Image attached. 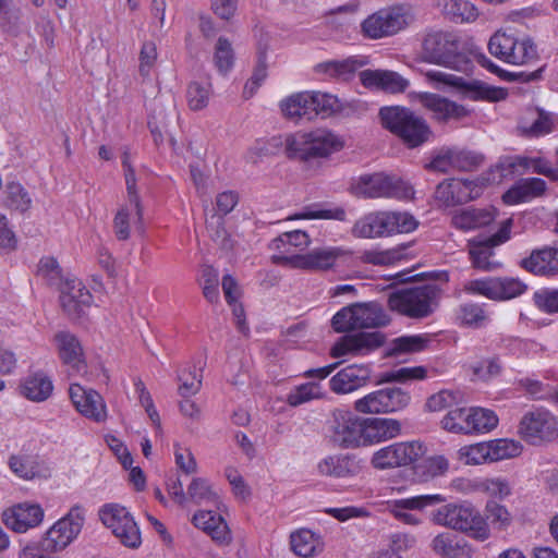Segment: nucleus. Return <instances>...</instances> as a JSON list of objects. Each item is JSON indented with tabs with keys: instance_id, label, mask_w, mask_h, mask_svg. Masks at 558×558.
Masks as SVG:
<instances>
[{
	"instance_id": "obj_1",
	"label": "nucleus",
	"mask_w": 558,
	"mask_h": 558,
	"mask_svg": "<svg viewBox=\"0 0 558 558\" xmlns=\"http://www.w3.org/2000/svg\"><path fill=\"white\" fill-rule=\"evenodd\" d=\"M327 426L332 442L344 449L374 446L401 434V424L396 418L362 417L343 409L331 412Z\"/></svg>"
},
{
	"instance_id": "obj_2",
	"label": "nucleus",
	"mask_w": 558,
	"mask_h": 558,
	"mask_svg": "<svg viewBox=\"0 0 558 558\" xmlns=\"http://www.w3.org/2000/svg\"><path fill=\"white\" fill-rule=\"evenodd\" d=\"M423 62L452 71L468 72L469 57L460 49V37L453 31L432 28L422 35L418 53Z\"/></svg>"
},
{
	"instance_id": "obj_3",
	"label": "nucleus",
	"mask_w": 558,
	"mask_h": 558,
	"mask_svg": "<svg viewBox=\"0 0 558 558\" xmlns=\"http://www.w3.org/2000/svg\"><path fill=\"white\" fill-rule=\"evenodd\" d=\"M344 144L342 136L325 128L284 135V153L302 161L329 158L342 150Z\"/></svg>"
},
{
	"instance_id": "obj_4",
	"label": "nucleus",
	"mask_w": 558,
	"mask_h": 558,
	"mask_svg": "<svg viewBox=\"0 0 558 558\" xmlns=\"http://www.w3.org/2000/svg\"><path fill=\"white\" fill-rule=\"evenodd\" d=\"M379 118L385 129L396 135L408 148L420 147L433 140L434 133L427 121L401 106L384 107Z\"/></svg>"
},
{
	"instance_id": "obj_5",
	"label": "nucleus",
	"mask_w": 558,
	"mask_h": 558,
	"mask_svg": "<svg viewBox=\"0 0 558 558\" xmlns=\"http://www.w3.org/2000/svg\"><path fill=\"white\" fill-rule=\"evenodd\" d=\"M426 83L435 89L454 88L461 95L473 101L499 102L508 98L505 87L493 86L478 80H464L461 76L439 70L421 71Z\"/></svg>"
},
{
	"instance_id": "obj_6",
	"label": "nucleus",
	"mask_w": 558,
	"mask_h": 558,
	"mask_svg": "<svg viewBox=\"0 0 558 558\" xmlns=\"http://www.w3.org/2000/svg\"><path fill=\"white\" fill-rule=\"evenodd\" d=\"M505 170L504 166H496L475 180L450 179L437 186L436 197L447 205L472 201L478 197L487 185L501 183Z\"/></svg>"
},
{
	"instance_id": "obj_7",
	"label": "nucleus",
	"mask_w": 558,
	"mask_h": 558,
	"mask_svg": "<svg viewBox=\"0 0 558 558\" xmlns=\"http://www.w3.org/2000/svg\"><path fill=\"white\" fill-rule=\"evenodd\" d=\"M351 191L354 195L366 198L388 197L408 201L414 195V190L408 182L385 173L359 177L352 182Z\"/></svg>"
},
{
	"instance_id": "obj_8",
	"label": "nucleus",
	"mask_w": 558,
	"mask_h": 558,
	"mask_svg": "<svg viewBox=\"0 0 558 558\" xmlns=\"http://www.w3.org/2000/svg\"><path fill=\"white\" fill-rule=\"evenodd\" d=\"M440 290L433 284L401 290L389 296L388 304L392 311L402 315L421 318L434 312L438 305Z\"/></svg>"
},
{
	"instance_id": "obj_9",
	"label": "nucleus",
	"mask_w": 558,
	"mask_h": 558,
	"mask_svg": "<svg viewBox=\"0 0 558 558\" xmlns=\"http://www.w3.org/2000/svg\"><path fill=\"white\" fill-rule=\"evenodd\" d=\"M86 511L80 505L72 506L65 514L54 521L43 534L41 543L49 553H59L74 543L84 526Z\"/></svg>"
},
{
	"instance_id": "obj_10",
	"label": "nucleus",
	"mask_w": 558,
	"mask_h": 558,
	"mask_svg": "<svg viewBox=\"0 0 558 558\" xmlns=\"http://www.w3.org/2000/svg\"><path fill=\"white\" fill-rule=\"evenodd\" d=\"M98 517L124 547L136 549L142 545L140 526L126 507L117 502L105 504L99 508Z\"/></svg>"
},
{
	"instance_id": "obj_11",
	"label": "nucleus",
	"mask_w": 558,
	"mask_h": 558,
	"mask_svg": "<svg viewBox=\"0 0 558 558\" xmlns=\"http://www.w3.org/2000/svg\"><path fill=\"white\" fill-rule=\"evenodd\" d=\"M122 166L128 198L117 210L113 219V229L119 240H126L130 238L131 228L137 227L142 221V206L136 190L134 169L131 166L130 157L126 153L123 156Z\"/></svg>"
},
{
	"instance_id": "obj_12",
	"label": "nucleus",
	"mask_w": 558,
	"mask_h": 558,
	"mask_svg": "<svg viewBox=\"0 0 558 558\" xmlns=\"http://www.w3.org/2000/svg\"><path fill=\"white\" fill-rule=\"evenodd\" d=\"M389 317L375 302L356 303L343 307L332 317V327L337 332L386 326Z\"/></svg>"
},
{
	"instance_id": "obj_13",
	"label": "nucleus",
	"mask_w": 558,
	"mask_h": 558,
	"mask_svg": "<svg viewBox=\"0 0 558 558\" xmlns=\"http://www.w3.org/2000/svg\"><path fill=\"white\" fill-rule=\"evenodd\" d=\"M434 524L466 534L475 539L476 524L481 522L480 510L470 501L441 505L430 515Z\"/></svg>"
},
{
	"instance_id": "obj_14",
	"label": "nucleus",
	"mask_w": 558,
	"mask_h": 558,
	"mask_svg": "<svg viewBox=\"0 0 558 558\" xmlns=\"http://www.w3.org/2000/svg\"><path fill=\"white\" fill-rule=\"evenodd\" d=\"M414 22L412 9L407 5L386 8L369 15L362 23L363 33L378 39L395 35Z\"/></svg>"
},
{
	"instance_id": "obj_15",
	"label": "nucleus",
	"mask_w": 558,
	"mask_h": 558,
	"mask_svg": "<svg viewBox=\"0 0 558 558\" xmlns=\"http://www.w3.org/2000/svg\"><path fill=\"white\" fill-rule=\"evenodd\" d=\"M410 402L409 391L399 387H385L356 399L353 408L362 414H389L404 410Z\"/></svg>"
},
{
	"instance_id": "obj_16",
	"label": "nucleus",
	"mask_w": 558,
	"mask_h": 558,
	"mask_svg": "<svg viewBox=\"0 0 558 558\" xmlns=\"http://www.w3.org/2000/svg\"><path fill=\"white\" fill-rule=\"evenodd\" d=\"M445 501L446 497L441 494H426L387 500L384 505L385 510L400 523L420 526L424 523L425 509Z\"/></svg>"
},
{
	"instance_id": "obj_17",
	"label": "nucleus",
	"mask_w": 558,
	"mask_h": 558,
	"mask_svg": "<svg viewBox=\"0 0 558 558\" xmlns=\"http://www.w3.org/2000/svg\"><path fill=\"white\" fill-rule=\"evenodd\" d=\"M426 453L421 441H399L376 450L371 458V465L376 470H389L410 465Z\"/></svg>"
},
{
	"instance_id": "obj_18",
	"label": "nucleus",
	"mask_w": 558,
	"mask_h": 558,
	"mask_svg": "<svg viewBox=\"0 0 558 558\" xmlns=\"http://www.w3.org/2000/svg\"><path fill=\"white\" fill-rule=\"evenodd\" d=\"M519 434L532 445L550 441L558 436V423L550 412L536 409L526 412L519 424Z\"/></svg>"
},
{
	"instance_id": "obj_19",
	"label": "nucleus",
	"mask_w": 558,
	"mask_h": 558,
	"mask_svg": "<svg viewBox=\"0 0 558 558\" xmlns=\"http://www.w3.org/2000/svg\"><path fill=\"white\" fill-rule=\"evenodd\" d=\"M385 343V335L380 331L356 332L340 337L330 348L333 359L364 356Z\"/></svg>"
},
{
	"instance_id": "obj_20",
	"label": "nucleus",
	"mask_w": 558,
	"mask_h": 558,
	"mask_svg": "<svg viewBox=\"0 0 558 558\" xmlns=\"http://www.w3.org/2000/svg\"><path fill=\"white\" fill-rule=\"evenodd\" d=\"M1 520L9 530L23 534L41 525L45 510L40 504L25 500L7 507Z\"/></svg>"
},
{
	"instance_id": "obj_21",
	"label": "nucleus",
	"mask_w": 558,
	"mask_h": 558,
	"mask_svg": "<svg viewBox=\"0 0 558 558\" xmlns=\"http://www.w3.org/2000/svg\"><path fill=\"white\" fill-rule=\"evenodd\" d=\"M70 399L76 411L89 421L104 423L108 418L107 404L99 392L80 384H71Z\"/></svg>"
},
{
	"instance_id": "obj_22",
	"label": "nucleus",
	"mask_w": 558,
	"mask_h": 558,
	"mask_svg": "<svg viewBox=\"0 0 558 558\" xmlns=\"http://www.w3.org/2000/svg\"><path fill=\"white\" fill-rule=\"evenodd\" d=\"M351 251L344 246H322L304 254L294 256L291 262L295 268L303 270H329L351 256Z\"/></svg>"
},
{
	"instance_id": "obj_23",
	"label": "nucleus",
	"mask_w": 558,
	"mask_h": 558,
	"mask_svg": "<svg viewBox=\"0 0 558 558\" xmlns=\"http://www.w3.org/2000/svg\"><path fill=\"white\" fill-rule=\"evenodd\" d=\"M481 522L476 524L475 541L485 542L492 536V531L505 532L513 523V515L507 506L497 500L486 501L484 512L480 511Z\"/></svg>"
},
{
	"instance_id": "obj_24",
	"label": "nucleus",
	"mask_w": 558,
	"mask_h": 558,
	"mask_svg": "<svg viewBox=\"0 0 558 558\" xmlns=\"http://www.w3.org/2000/svg\"><path fill=\"white\" fill-rule=\"evenodd\" d=\"M221 510L198 509L191 518L192 525L205 533L218 545H229L232 542L231 530L221 514Z\"/></svg>"
},
{
	"instance_id": "obj_25",
	"label": "nucleus",
	"mask_w": 558,
	"mask_h": 558,
	"mask_svg": "<svg viewBox=\"0 0 558 558\" xmlns=\"http://www.w3.org/2000/svg\"><path fill=\"white\" fill-rule=\"evenodd\" d=\"M413 100H417L425 109L433 113L434 120L438 122H448L450 120H461L470 116L471 111L465 106L441 97L433 93H413Z\"/></svg>"
},
{
	"instance_id": "obj_26",
	"label": "nucleus",
	"mask_w": 558,
	"mask_h": 558,
	"mask_svg": "<svg viewBox=\"0 0 558 558\" xmlns=\"http://www.w3.org/2000/svg\"><path fill=\"white\" fill-rule=\"evenodd\" d=\"M310 244L311 239L305 231L294 230L282 233L270 243V248L277 251V253L272 255V259L275 263L295 268L294 264L291 262L292 257L304 256L301 252L306 250Z\"/></svg>"
},
{
	"instance_id": "obj_27",
	"label": "nucleus",
	"mask_w": 558,
	"mask_h": 558,
	"mask_svg": "<svg viewBox=\"0 0 558 558\" xmlns=\"http://www.w3.org/2000/svg\"><path fill=\"white\" fill-rule=\"evenodd\" d=\"M372 377L369 364H350L337 372L329 380L330 390L348 395L366 386Z\"/></svg>"
},
{
	"instance_id": "obj_28",
	"label": "nucleus",
	"mask_w": 558,
	"mask_h": 558,
	"mask_svg": "<svg viewBox=\"0 0 558 558\" xmlns=\"http://www.w3.org/2000/svg\"><path fill=\"white\" fill-rule=\"evenodd\" d=\"M59 290L61 305L70 316H80L93 302L89 290L76 277H65Z\"/></svg>"
},
{
	"instance_id": "obj_29",
	"label": "nucleus",
	"mask_w": 558,
	"mask_h": 558,
	"mask_svg": "<svg viewBox=\"0 0 558 558\" xmlns=\"http://www.w3.org/2000/svg\"><path fill=\"white\" fill-rule=\"evenodd\" d=\"M60 360L68 366L72 375H85L86 362L80 341L76 337L66 331H59L53 337Z\"/></svg>"
},
{
	"instance_id": "obj_30",
	"label": "nucleus",
	"mask_w": 558,
	"mask_h": 558,
	"mask_svg": "<svg viewBox=\"0 0 558 558\" xmlns=\"http://www.w3.org/2000/svg\"><path fill=\"white\" fill-rule=\"evenodd\" d=\"M361 470V461L344 453L325 456L316 464L318 475L333 478H352L357 476Z\"/></svg>"
},
{
	"instance_id": "obj_31",
	"label": "nucleus",
	"mask_w": 558,
	"mask_h": 558,
	"mask_svg": "<svg viewBox=\"0 0 558 558\" xmlns=\"http://www.w3.org/2000/svg\"><path fill=\"white\" fill-rule=\"evenodd\" d=\"M368 64L365 56H351L341 60H327L315 64L314 73L323 80L349 81L363 66Z\"/></svg>"
},
{
	"instance_id": "obj_32",
	"label": "nucleus",
	"mask_w": 558,
	"mask_h": 558,
	"mask_svg": "<svg viewBox=\"0 0 558 558\" xmlns=\"http://www.w3.org/2000/svg\"><path fill=\"white\" fill-rule=\"evenodd\" d=\"M359 76L364 87L389 94L403 93L410 86L408 78L390 70H363Z\"/></svg>"
},
{
	"instance_id": "obj_33",
	"label": "nucleus",
	"mask_w": 558,
	"mask_h": 558,
	"mask_svg": "<svg viewBox=\"0 0 558 558\" xmlns=\"http://www.w3.org/2000/svg\"><path fill=\"white\" fill-rule=\"evenodd\" d=\"M430 548L440 558H472V546L463 538L449 532L438 533L430 542Z\"/></svg>"
},
{
	"instance_id": "obj_34",
	"label": "nucleus",
	"mask_w": 558,
	"mask_h": 558,
	"mask_svg": "<svg viewBox=\"0 0 558 558\" xmlns=\"http://www.w3.org/2000/svg\"><path fill=\"white\" fill-rule=\"evenodd\" d=\"M521 266L538 276L554 277L558 275V247L546 246L532 252L521 262Z\"/></svg>"
},
{
	"instance_id": "obj_35",
	"label": "nucleus",
	"mask_w": 558,
	"mask_h": 558,
	"mask_svg": "<svg viewBox=\"0 0 558 558\" xmlns=\"http://www.w3.org/2000/svg\"><path fill=\"white\" fill-rule=\"evenodd\" d=\"M8 465L13 474L24 481L47 480L51 476L50 468L33 457L12 456Z\"/></svg>"
},
{
	"instance_id": "obj_36",
	"label": "nucleus",
	"mask_w": 558,
	"mask_h": 558,
	"mask_svg": "<svg viewBox=\"0 0 558 558\" xmlns=\"http://www.w3.org/2000/svg\"><path fill=\"white\" fill-rule=\"evenodd\" d=\"M545 191L546 183L544 180L538 178L522 179L502 195V201L507 205H517L539 197Z\"/></svg>"
},
{
	"instance_id": "obj_37",
	"label": "nucleus",
	"mask_w": 558,
	"mask_h": 558,
	"mask_svg": "<svg viewBox=\"0 0 558 558\" xmlns=\"http://www.w3.org/2000/svg\"><path fill=\"white\" fill-rule=\"evenodd\" d=\"M291 550L299 557L313 558L323 553V537L308 529H300L290 534Z\"/></svg>"
},
{
	"instance_id": "obj_38",
	"label": "nucleus",
	"mask_w": 558,
	"mask_h": 558,
	"mask_svg": "<svg viewBox=\"0 0 558 558\" xmlns=\"http://www.w3.org/2000/svg\"><path fill=\"white\" fill-rule=\"evenodd\" d=\"M469 256L472 265L483 271H494L501 267V263L495 259L494 247L487 239L477 238L469 240Z\"/></svg>"
},
{
	"instance_id": "obj_39",
	"label": "nucleus",
	"mask_w": 558,
	"mask_h": 558,
	"mask_svg": "<svg viewBox=\"0 0 558 558\" xmlns=\"http://www.w3.org/2000/svg\"><path fill=\"white\" fill-rule=\"evenodd\" d=\"M187 497L191 501L197 505L210 504L218 510H221L225 507L219 490L205 477L192 478L187 486Z\"/></svg>"
},
{
	"instance_id": "obj_40",
	"label": "nucleus",
	"mask_w": 558,
	"mask_h": 558,
	"mask_svg": "<svg viewBox=\"0 0 558 558\" xmlns=\"http://www.w3.org/2000/svg\"><path fill=\"white\" fill-rule=\"evenodd\" d=\"M53 385L44 373H34L21 380L20 393L34 402L47 400L52 393Z\"/></svg>"
},
{
	"instance_id": "obj_41",
	"label": "nucleus",
	"mask_w": 558,
	"mask_h": 558,
	"mask_svg": "<svg viewBox=\"0 0 558 558\" xmlns=\"http://www.w3.org/2000/svg\"><path fill=\"white\" fill-rule=\"evenodd\" d=\"M495 219L493 209L466 208L458 210L452 216V223L456 228L470 231L489 225Z\"/></svg>"
},
{
	"instance_id": "obj_42",
	"label": "nucleus",
	"mask_w": 558,
	"mask_h": 558,
	"mask_svg": "<svg viewBox=\"0 0 558 558\" xmlns=\"http://www.w3.org/2000/svg\"><path fill=\"white\" fill-rule=\"evenodd\" d=\"M384 211H374L364 215L355 221L351 233L359 239L386 238Z\"/></svg>"
},
{
	"instance_id": "obj_43",
	"label": "nucleus",
	"mask_w": 558,
	"mask_h": 558,
	"mask_svg": "<svg viewBox=\"0 0 558 558\" xmlns=\"http://www.w3.org/2000/svg\"><path fill=\"white\" fill-rule=\"evenodd\" d=\"M437 5L446 16L458 23H472L480 15L477 8L468 0H438Z\"/></svg>"
},
{
	"instance_id": "obj_44",
	"label": "nucleus",
	"mask_w": 558,
	"mask_h": 558,
	"mask_svg": "<svg viewBox=\"0 0 558 558\" xmlns=\"http://www.w3.org/2000/svg\"><path fill=\"white\" fill-rule=\"evenodd\" d=\"M280 109L284 117L289 119H313L312 118V105H311V92L294 93L280 102Z\"/></svg>"
},
{
	"instance_id": "obj_45",
	"label": "nucleus",
	"mask_w": 558,
	"mask_h": 558,
	"mask_svg": "<svg viewBox=\"0 0 558 558\" xmlns=\"http://www.w3.org/2000/svg\"><path fill=\"white\" fill-rule=\"evenodd\" d=\"M506 354L515 359H533L545 352V347L534 340L509 337L501 341Z\"/></svg>"
},
{
	"instance_id": "obj_46",
	"label": "nucleus",
	"mask_w": 558,
	"mask_h": 558,
	"mask_svg": "<svg viewBox=\"0 0 558 558\" xmlns=\"http://www.w3.org/2000/svg\"><path fill=\"white\" fill-rule=\"evenodd\" d=\"M386 238L396 234L411 233L418 227L417 219L408 211H384Z\"/></svg>"
},
{
	"instance_id": "obj_47",
	"label": "nucleus",
	"mask_w": 558,
	"mask_h": 558,
	"mask_svg": "<svg viewBox=\"0 0 558 558\" xmlns=\"http://www.w3.org/2000/svg\"><path fill=\"white\" fill-rule=\"evenodd\" d=\"M289 219L292 220H339L345 219V210L339 206L326 204H313L296 213Z\"/></svg>"
},
{
	"instance_id": "obj_48",
	"label": "nucleus",
	"mask_w": 558,
	"mask_h": 558,
	"mask_svg": "<svg viewBox=\"0 0 558 558\" xmlns=\"http://www.w3.org/2000/svg\"><path fill=\"white\" fill-rule=\"evenodd\" d=\"M311 92L312 118L322 116L331 117L343 110V102L335 95L318 90Z\"/></svg>"
},
{
	"instance_id": "obj_49",
	"label": "nucleus",
	"mask_w": 558,
	"mask_h": 558,
	"mask_svg": "<svg viewBox=\"0 0 558 558\" xmlns=\"http://www.w3.org/2000/svg\"><path fill=\"white\" fill-rule=\"evenodd\" d=\"M486 445L489 463L517 458L523 451V446L520 441L509 438L488 440Z\"/></svg>"
},
{
	"instance_id": "obj_50",
	"label": "nucleus",
	"mask_w": 558,
	"mask_h": 558,
	"mask_svg": "<svg viewBox=\"0 0 558 558\" xmlns=\"http://www.w3.org/2000/svg\"><path fill=\"white\" fill-rule=\"evenodd\" d=\"M213 63L217 72L227 76L234 68L235 52L231 41L226 37H219L214 47Z\"/></svg>"
},
{
	"instance_id": "obj_51",
	"label": "nucleus",
	"mask_w": 558,
	"mask_h": 558,
	"mask_svg": "<svg viewBox=\"0 0 558 558\" xmlns=\"http://www.w3.org/2000/svg\"><path fill=\"white\" fill-rule=\"evenodd\" d=\"M471 408L449 410L440 420V427L451 434L470 435Z\"/></svg>"
},
{
	"instance_id": "obj_52",
	"label": "nucleus",
	"mask_w": 558,
	"mask_h": 558,
	"mask_svg": "<svg viewBox=\"0 0 558 558\" xmlns=\"http://www.w3.org/2000/svg\"><path fill=\"white\" fill-rule=\"evenodd\" d=\"M326 390L319 383L308 381L295 386L287 396V402L291 407H298L303 403L319 400L326 397Z\"/></svg>"
},
{
	"instance_id": "obj_53",
	"label": "nucleus",
	"mask_w": 558,
	"mask_h": 558,
	"mask_svg": "<svg viewBox=\"0 0 558 558\" xmlns=\"http://www.w3.org/2000/svg\"><path fill=\"white\" fill-rule=\"evenodd\" d=\"M213 94V85L208 80L193 81L186 89V100L189 108L193 111H199L209 104Z\"/></svg>"
},
{
	"instance_id": "obj_54",
	"label": "nucleus",
	"mask_w": 558,
	"mask_h": 558,
	"mask_svg": "<svg viewBox=\"0 0 558 558\" xmlns=\"http://www.w3.org/2000/svg\"><path fill=\"white\" fill-rule=\"evenodd\" d=\"M363 260L373 265L390 266L407 259V246L398 245L388 250H369L363 253Z\"/></svg>"
},
{
	"instance_id": "obj_55",
	"label": "nucleus",
	"mask_w": 558,
	"mask_h": 558,
	"mask_svg": "<svg viewBox=\"0 0 558 558\" xmlns=\"http://www.w3.org/2000/svg\"><path fill=\"white\" fill-rule=\"evenodd\" d=\"M515 44V32L513 31H498L489 39L488 50L497 59L507 62L508 57H519L513 51H510L511 45Z\"/></svg>"
},
{
	"instance_id": "obj_56",
	"label": "nucleus",
	"mask_w": 558,
	"mask_h": 558,
	"mask_svg": "<svg viewBox=\"0 0 558 558\" xmlns=\"http://www.w3.org/2000/svg\"><path fill=\"white\" fill-rule=\"evenodd\" d=\"M499 423L498 415L490 409L472 407L471 408V434H486L497 427Z\"/></svg>"
},
{
	"instance_id": "obj_57",
	"label": "nucleus",
	"mask_w": 558,
	"mask_h": 558,
	"mask_svg": "<svg viewBox=\"0 0 558 558\" xmlns=\"http://www.w3.org/2000/svg\"><path fill=\"white\" fill-rule=\"evenodd\" d=\"M496 301L505 302L523 295L527 284L515 277H496Z\"/></svg>"
},
{
	"instance_id": "obj_58",
	"label": "nucleus",
	"mask_w": 558,
	"mask_h": 558,
	"mask_svg": "<svg viewBox=\"0 0 558 558\" xmlns=\"http://www.w3.org/2000/svg\"><path fill=\"white\" fill-rule=\"evenodd\" d=\"M430 342L428 335H411L396 338L390 348V354L416 353L425 350Z\"/></svg>"
},
{
	"instance_id": "obj_59",
	"label": "nucleus",
	"mask_w": 558,
	"mask_h": 558,
	"mask_svg": "<svg viewBox=\"0 0 558 558\" xmlns=\"http://www.w3.org/2000/svg\"><path fill=\"white\" fill-rule=\"evenodd\" d=\"M415 470L421 481L427 482L445 475L449 470V460L441 454L432 456L420 463Z\"/></svg>"
},
{
	"instance_id": "obj_60",
	"label": "nucleus",
	"mask_w": 558,
	"mask_h": 558,
	"mask_svg": "<svg viewBox=\"0 0 558 558\" xmlns=\"http://www.w3.org/2000/svg\"><path fill=\"white\" fill-rule=\"evenodd\" d=\"M463 402V393L459 390L444 389L433 393L425 403L429 412H440Z\"/></svg>"
},
{
	"instance_id": "obj_61",
	"label": "nucleus",
	"mask_w": 558,
	"mask_h": 558,
	"mask_svg": "<svg viewBox=\"0 0 558 558\" xmlns=\"http://www.w3.org/2000/svg\"><path fill=\"white\" fill-rule=\"evenodd\" d=\"M511 50L519 57L512 59V57L507 58V62L512 65H523L536 58V47L532 39L524 35H519L515 33V44L511 45Z\"/></svg>"
},
{
	"instance_id": "obj_62",
	"label": "nucleus",
	"mask_w": 558,
	"mask_h": 558,
	"mask_svg": "<svg viewBox=\"0 0 558 558\" xmlns=\"http://www.w3.org/2000/svg\"><path fill=\"white\" fill-rule=\"evenodd\" d=\"M458 461L464 465L489 463L486 441L462 446L456 453Z\"/></svg>"
},
{
	"instance_id": "obj_63",
	"label": "nucleus",
	"mask_w": 558,
	"mask_h": 558,
	"mask_svg": "<svg viewBox=\"0 0 558 558\" xmlns=\"http://www.w3.org/2000/svg\"><path fill=\"white\" fill-rule=\"evenodd\" d=\"M178 379L180 381L179 385V393L182 397H191L196 395L202 386V374L201 369H196L195 367H184L180 371L178 375Z\"/></svg>"
},
{
	"instance_id": "obj_64",
	"label": "nucleus",
	"mask_w": 558,
	"mask_h": 558,
	"mask_svg": "<svg viewBox=\"0 0 558 558\" xmlns=\"http://www.w3.org/2000/svg\"><path fill=\"white\" fill-rule=\"evenodd\" d=\"M535 117L529 126L524 130L533 136H543L549 134L558 126V119L549 112L536 111Z\"/></svg>"
}]
</instances>
